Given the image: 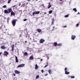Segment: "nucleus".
Wrapping results in <instances>:
<instances>
[{
  "mask_svg": "<svg viewBox=\"0 0 80 80\" xmlns=\"http://www.w3.org/2000/svg\"><path fill=\"white\" fill-rule=\"evenodd\" d=\"M75 38H76V36L75 35H72L71 36V39L72 40H74Z\"/></svg>",
  "mask_w": 80,
  "mask_h": 80,
  "instance_id": "nucleus-4",
  "label": "nucleus"
},
{
  "mask_svg": "<svg viewBox=\"0 0 80 80\" xmlns=\"http://www.w3.org/2000/svg\"><path fill=\"white\" fill-rule=\"evenodd\" d=\"M36 0L37 1V0Z\"/></svg>",
  "mask_w": 80,
  "mask_h": 80,
  "instance_id": "nucleus-54",
  "label": "nucleus"
},
{
  "mask_svg": "<svg viewBox=\"0 0 80 80\" xmlns=\"http://www.w3.org/2000/svg\"><path fill=\"white\" fill-rule=\"evenodd\" d=\"M30 40H32V38H30Z\"/></svg>",
  "mask_w": 80,
  "mask_h": 80,
  "instance_id": "nucleus-52",
  "label": "nucleus"
},
{
  "mask_svg": "<svg viewBox=\"0 0 80 80\" xmlns=\"http://www.w3.org/2000/svg\"><path fill=\"white\" fill-rule=\"evenodd\" d=\"M69 73H70V72H67V71H65V74L66 75H68Z\"/></svg>",
  "mask_w": 80,
  "mask_h": 80,
  "instance_id": "nucleus-15",
  "label": "nucleus"
},
{
  "mask_svg": "<svg viewBox=\"0 0 80 80\" xmlns=\"http://www.w3.org/2000/svg\"><path fill=\"white\" fill-rule=\"evenodd\" d=\"M19 5V6H20V5Z\"/></svg>",
  "mask_w": 80,
  "mask_h": 80,
  "instance_id": "nucleus-56",
  "label": "nucleus"
},
{
  "mask_svg": "<svg viewBox=\"0 0 80 80\" xmlns=\"http://www.w3.org/2000/svg\"><path fill=\"white\" fill-rule=\"evenodd\" d=\"M67 68H65L64 69L65 71H67Z\"/></svg>",
  "mask_w": 80,
  "mask_h": 80,
  "instance_id": "nucleus-35",
  "label": "nucleus"
},
{
  "mask_svg": "<svg viewBox=\"0 0 80 80\" xmlns=\"http://www.w3.org/2000/svg\"><path fill=\"white\" fill-rule=\"evenodd\" d=\"M53 28H55V26L53 27Z\"/></svg>",
  "mask_w": 80,
  "mask_h": 80,
  "instance_id": "nucleus-50",
  "label": "nucleus"
},
{
  "mask_svg": "<svg viewBox=\"0 0 80 80\" xmlns=\"http://www.w3.org/2000/svg\"><path fill=\"white\" fill-rule=\"evenodd\" d=\"M48 72H49V74H51L52 73V71H51L50 69L48 70Z\"/></svg>",
  "mask_w": 80,
  "mask_h": 80,
  "instance_id": "nucleus-18",
  "label": "nucleus"
},
{
  "mask_svg": "<svg viewBox=\"0 0 80 80\" xmlns=\"http://www.w3.org/2000/svg\"><path fill=\"white\" fill-rule=\"evenodd\" d=\"M0 80H1V79H0Z\"/></svg>",
  "mask_w": 80,
  "mask_h": 80,
  "instance_id": "nucleus-55",
  "label": "nucleus"
},
{
  "mask_svg": "<svg viewBox=\"0 0 80 80\" xmlns=\"http://www.w3.org/2000/svg\"><path fill=\"white\" fill-rule=\"evenodd\" d=\"M54 19H53L52 20V22H51V25H54Z\"/></svg>",
  "mask_w": 80,
  "mask_h": 80,
  "instance_id": "nucleus-11",
  "label": "nucleus"
},
{
  "mask_svg": "<svg viewBox=\"0 0 80 80\" xmlns=\"http://www.w3.org/2000/svg\"><path fill=\"white\" fill-rule=\"evenodd\" d=\"M14 46V44H12V52L13 51V49H14V46Z\"/></svg>",
  "mask_w": 80,
  "mask_h": 80,
  "instance_id": "nucleus-14",
  "label": "nucleus"
},
{
  "mask_svg": "<svg viewBox=\"0 0 80 80\" xmlns=\"http://www.w3.org/2000/svg\"><path fill=\"white\" fill-rule=\"evenodd\" d=\"M1 49H3V50H5V49L7 48L5 47L4 46H3L1 47Z\"/></svg>",
  "mask_w": 80,
  "mask_h": 80,
  "instance_id": "nucleus-10",
  "label": "nucleus"
},
{
  "mask_svg": "<svg viewBox=\"0 0 80 80\" xmlns=\"http://www.w3.org/2000/svg\"><path fill=\"white\" fill-rule=\"evenodd\" d=\"M27 19H25L23 20V21H24V22H25V21H27Z\"/></svg>",
  "mask_w": 80,
  "mask_h": 80,
  "instance_id": "nucleus-31",
  "label": "nucleus"
},
{
  "mask_svg": "<svg viewBox=\"0 0 80 80\" xmlns=\"http://www.w3.org/2000/svg\"><path fill=\"white\" fill-rule=\"evenodd\" d=\"M45 42V40L43 39L42 38L40 40V43H43Z\"/></svg>",
  "mask_w": 80,
  "mask_h": 80,
  "instance_id": "nucleus-5",
  "label": "nucleus"
},
{
  "mask_svg": "<svg viewBox=\"0 0 80 80\" xmlns=\"http://www.w3.org/2000/svg\"><path fill=\"white\" fill-rule=\"evenodd\" d=\"M41 72L43 73L44 72V71H43V70L42 69L41 70Z\"/></svg>",
  "mask_w": 80,
  "mask_h": 80,
  "instance_id": "nucleus-33",
  "label": "nucleus"
},
{
  "mask_svg": "<svg viewBox=\"0 0 80 80\" xmlns=\"http://www.w3.org/2000/svg\"><path fill=\"white\" fill-rule=\"evenodd\" d=\"M48 62H47V65H46L44 66V68H45L47 67V66H48Z\"/></svg>",
  "mask_w": 80,
  "mask_h": 80,
  "instance_id": "nucleus-23",
  "label": "nucleus"
},
{
  "mask_svg": "<svg viewBox=\"0 0 80 80\" xmlns=\"http://www.w3.org/2000/svg\"><path fill=\"white\" fill-rule=\"evenodd\" d=\"M27 43V41H25V43Z\"/></svg>",
  "mask_w": 80,
  "mask_h": 80,
  "instance_id": "nucleus-39",
  "label": "nucleus"
},
{
  "mask_svg": "<svg viewBox=\"0 0 80 80\" xmlns=\"http://www.w3.org/2000/svg\"><path fill=\"white\" fill-rule=\"evenodd\" d=\"M12 12V8H8V10H4V13H11Z\"/></svg>",
  "mask_w": 80,
  "mask_h": 80,
  "instance_id": "nucleus-1",
  "label": "nucleus"
},
{
  "mask_svg": "<svg viewBox=\"0 0 80 80\" xmlns=\"http://www.w3.org/2000/svg\"><path fill=\"white\" fill-rule=\"evenodd\" d=\"M47 58L48 60V59H49V57H47Z\"/></svg>",
  "mask_w": 80,
  "mask_h": 80,
  "instance_id": "nucleus-42",
  "label": "nucleus"
},
{
  "mask_svg": "<svg viewBox=\"0 0 80 80\" xmlns=\"http://www.w3.org/2000/svg\"><path fill=\"white\" fill-rule=\"evenodd\" d=\"M71 78H75V76H72L71 77Z\"/></svg>",
  "mask_w": 80,
  "mask_h": 80,
  "instance_id": "nucleus-30",
  "label": "nucleus"
},
{
  "mask_svg": "<svg viewBox=\"0 0 80 80\" xmlns=\"http://www.w3.org/2000/svg\"><path fill=\"white\" fill-rule=\"evenodd\" d=\"M48 3L49 5H48V8H50L52 7V5L50 4V2H49Z\"/></svg>",
  "mask_w": 80,
  "mask_h": 80,
  "instance_id": "nucleus-9",
  "label": "nucleus"
},
{
  "mask_svg": "<svg viewBox=\"0 0 80 80\" xmlns=\"http://www.w3.org/2000/svg\"><path fill=\"white\" fill-rule=\"evenodd\" d=\"M78 14H80V13L79 12H78L77 14L78 15Z\"/></svg>",
  "mask_w": 80,
  "mask_h": 80,
  "instance_id": "nucleus-49",
  "label": "nucleus"
},
{
  "mask_svg": "<svg viewBox=\"0 0 80 80\" xmlns=\"http://www.w3.org/2000/svg\"><path fill=\"white\" fill-rule=\"evenodd\" d=\"M13 75L14 76H15V74H14V73H13Z\"/></svg>",
  "mask_w": 80,
  "mask_h": 80,
  "instance_id": "nucleus-43",
  "label": "nucleus"
},
{
  "mask_svg": "<svg viewBox=\"0 0 80 80\" xmlns=\"http://www.w3.org/2000/svg\"><path fill=\"white\" fill-rule=\"evenodd\" d=\"M78 26H79V24L78 23L76 24V27H78Z\"/></svg>",
  "mask_w": 80,
  "mask_h": 80,
  "instance_id": "nucleus-27",
  "label": "nucleus"
},
{
  "mask_svg": "<svg viewBox=\"0 0 80 80\" xmlns=\"http://www.w3.org/2000/svg\"><path fill=\"white\" fill-rule=\"evenodd\" d=\"M16 60L18 59V58H17V57L15 56Z\"/></svg>",
  "mask_w": 80,
  "mask_h": 80,
  "instance_id": "nucleus-36",
  "label": "nucleus"
},
{
  "mask_svg": "<svg viewBox=\"0 0 80 80\" xmlns=\"http://www.w3.org/2000/svg\"><path fill=\"white\" fill-rule=\"evenodd\" d=\"M11 23L13 25V26L15 27V25H16V20L15 19L12 20L11 22Z\"/></svg>",
  "mask_w": 80,
  "mask_h": 80,
  "instance_id": "nucleus-2",
  "label": "nucleus"
},
{
  "mask_svg": "<svg viewBox=\"0 0 80 80\" xmlns=\"http://www.w3.org/2000/svg\"><path fill=\"white\" fill-rule=\"evenodd\" d=\"M24 30V31H27V28L25 29Z\"/></svg>",
  "mask_w": 80,
  "mask_h": 80,
  "instance_id": "nucleus-38",
  "label": "nucleus"
},
{
  "mask_svg": "<svg viewBox=\"0 0 80 80\" xmlns=\"http://www.w3.org/2000/svg\"><path fill=\"white\" fill-rule=\"evenodd\" d=\"M11 15H13V16H15V14L14 13V12L13 11H12L11 12Z\"/></svg>",
  "mask_w": 80,
  "mask_h": 80,
  "instance_id": "nucleus-12",
  "label": "nucleus"
},
{
  "mask_svg": "<svg viewBox=\"0 0 80 80\" xmlns=\"http://www.w3.org/2000/svg\"><path fill=\"white\" fill-rule=\"evenodd\" d=\"M4 55H8V52H7L6 51H4V53H3Z\"/></svg>",
  "mask_w": 80,
  "mask_h": 80,
  "instance_id": "nucleus-7",
  "label": "nucleus"
},
{
  "mask_svg": "<svg viewBox=\"0 0 80 80\" xmlns=\"http://www.w3.org/2000/svg\"><path fill=\"white\" fill-rule=\"evenodd\" d=\"M16 63H17V62H18V59H16Z\"/></svg>",
  "mask_w": 80,
  "mask_h": 80,
  "instance_id": "nucleus-32",
  "label": "nucleus"
},
{
  "mask_svg": "<svg viewBox=\"0 0 80 80\" xmlns=\"http://www.w3.org/2000/svg\"><path fill=\"white\" fill-rule=\"evenodd\" d=\"M18 43H20V42H18Z\"/></svg>",
  "mask_w": 80,
  "mask_h": 80,
  "instance_id": "nucleus-53",
  "label": "nucleus"
},
{
  "mask_svg": "<svg viewBox=\"0 0 80 80\" xmlns=\"http://www.w3.org/2000/svg\"><path fill=\"white\" fill-rule=\"evenodd\" d=\"M73 11H74L75 12H77V10L76 8H74L73 9Z\"/></svg>",
  "mask_w": 80,
  "mask_h": 80,
  "instance_id": "nucleus-20",
  "label": "nucleus"
},
{
  "mask_svg": "<svg viewBox=\"0 0 80 80\" xmlns=\"http://www.w3.org/2000/svg\"><path fill=\"white\" fill-rule=\"evenodd\" d=\"M2 29V27H0V30H1Z\"/></svg>",
  "mask_w": 80,
  "mask_h": 80,
  "instance_id": "nucleus-48",
  "label": "nucleus"
},
{
  "mask_svg": "<svg viewBox=\"0 0 80 80\" xmlns=\"http://www.w3.org/2000/svg\"><path fill=\"white\" fill-rule=\"evenodd\" d=\"M47 75H48V74L47 73H46L44 75L45 76H47Z\"/></svg>",
  "mask_w": 80,
  "mask_h": 80,
  "instance_id": "nucleus-37",
  "label": "nucleus"
},
{
  "mask_svg": "<svg viewBox=\"0 0 80 80\" xmlns=\"http://www.w3.org/2000/svg\"><path fill=\"white\" fill-rule=\"evenodd\" d=\"M39 13H40L39 11H38V12H34L32 13V15L33 16L34 15H35V14H39Z\"/></svg>",
  "mask_w": 80,
  "mask_h": 80,
  "instance_id": "nucleus-6",
  "label": "nucleus"
},
{
  "mask_svg": "<svg viewBox=\"0 0 80 80\" xmlns=\"http://www.w3.org/2000/svg\"><path fill=\"white\" fill-rule=\"evenodd\" d=\"M24 55H25V56H27L28 55V53H27V52H25L24 53Z\"/></svg>",
  "mask_w": 80,
  "mask_h": 80,
  "instance_id": "nucleus-19",
  "label": "nucleus"
},
{
  "mask_svg": "<svg viewBox=\"0 0 80 80\" xmlns=\"http://www.w3.org/2000/svg\"><path fill=\"white\" fill-rule=\"evenodd\" d=\"M11 2V0H8V3H10V2Z\"/></svg>",
  "mask_w": 80,
  "mask_h": 80,
  "instance_id": "nucleus-28",
  "label": "nucleus"
},
{
  "mask_svg": "<svg viewBox=\"0 0 80 80\" xmlns=\"http://www.w3.org/2000/svg\"><path fill=\"white\" fill-rule=\"evenodd\" d=\"M28 2H30V1H31V0H27Z\"/></svg>",
  "mask_w": 80,
  "mask_h": 80,
  "instance_id": "nucleus-46",
  "label": "nucleus"
},
{
  "mask_svg": "<svg viewBox=\"0 0 80 80\" xmlns=\"http://www.w3.org/2000/svg\"><path fill=\"white\" fill-rule=\"evenodd\" d=\"M60 0V1H62V0Z\"/></svg>",
  "mask_w": 80,
  "mask_h": 80,
  "instance_id": "nucleus-51",
  "label": "nucleus"
},
{
  "mask_svg": "<svg viewBox=\"0 0 80 80\" xmlns=\"http://www.w3.org/2000/svg\"><path fill=\"white\" fill-rule=\"evenodd\" d=\"M7 7V6L4 5L3 6V8H6Z\"/></svg>",
  "mask_w": 80,
  "mask_h": 80,
  "instance_id": "nucleus-34",
  "label": "nucleus"
},
{
  "mask_svg": "<svg viewBox=\"0 0 80 80\" xmlns=\"http://www.w3.org/2000/svg\"><path fill=\"white\" fill-rule=\"evenodd\" d=\"M37 32H39V33H40V32H42V30L40 29H37Z\"/></svg>",
  "mask_w": 80,
  "mask_h": 80,
  "instance_id": "nucleus-13",
  "label": "nucleus"
},
{
  "mask_svg": "<svg viewBox=\"0 0 80 80\" xmlns=\"http://www.w3.org/2000/svg\"><path fill=\"white\" fill-rule=\"evenodd\" d=\"M42 61H43V59H41V62H42Z\"/></svg>",
  "mask_w": 80,
  "mask_h": 80,
  "instance_id": "nucleus-40",
  "label": "nucleus"
},
{
  "mask_svg": "<svg viewBox=\"0 0 80 80\" xmlns=\"http://www.w3.org/2000/svg\"><path fill=\"white\" fill-rule=\"evenodd\" d=\"M16 7V5H14L12 7Z\"/></svg>",
  "mask_w": 80,
  "mask_h": 80,
  "instance_id": "nucleus-41",
  "label": "nucleus"
},
{
  "mask_svg": "<svg viewBox=\"0 0 80 80\" xmlns=\"http://www.w3.org/2000/svg\"><path fill=\"white\" fill-rule=\"evenodd\" d=\"M2 52H0V56L1 55V54H2Z\"/></svg>",
  "mask_w": 80,
  "mask_h": 80,
  "instance_id": "nucleus-44",
  "label": "nucleus"
},
{
  "mask_svg": "<svg viewBox=\"0 0 80 80\" xmlns=\"http://www.w3.org/2000/svg\"><path fill=\"white\" fill-rule=\"evenodd\" d=\"M53 44L54 45V46H55V47H56V46H57V45H58V44L56 42H54L53 43Z\"/></svg>",
  "mask_w": 80,
  "mask_h": 80,
  "instance_id": "nucleus-16",
  "label": "nucleus"
},
{
  "mask_svg": "<svg viewBox=\"0 0 80 80\" xmlns=\"http://www.w3.org/2000/svg\"><path fill=\"white\" fill-rule=\"evenodd\" d=\"M68 16H69L68 15H65L64 17L65 18H67V17H68Z\"/></svg>",
  "mask_w": 80,
  "mask_h": 80,
  "instance_id": "nucleus-24",
  "label": "nucleus"
},
{
  "mask_svg": "<svg viewBox=\"0 0 80 80\" xmlns=\"http://www.w3.org/2000/svg\"><path fill=\"white\" fill-rule=\"evenodd\" d=\"M38 78H39V75H38L36 76V79H38Z\"/></svg>",
  "mask_w": 80,
  "mask_h": 80,
  "instance_id": "nucleus-25",
  "label": "nucleus"
},
{
  "mask_svg": "<svg viewBox=\"0 0 80 80\" xmlns=\"http://www.w3.org/2000/svg\"><path fill=\"white\" fill-rule=\"evenodd\" d=\"M14 72L16 74H19L20 72V71L17 70H15L14 71Z\"/></svg>",
  "mask_w": 80,
  "mask_h": 80,
  "instance_id": "nucleus-8",
  "label": "nucleus"
},
{
  "mask_svg": "<svg viewBox=\"0 0 80 80\" xmlns=\"http://www.w3.org/2000/svg\"><path fill=\"white\" fill-rule=\"evenodd\" d=\"M29 58L30 59H31V60H33V56H31Z\"/></svg>",
  "mask_w": 80,
  "mask_h": 80,
  "instance_id": "nucleus-22",
  "label": "nucleus"
},
{
  "mask_svg": "<svg viewBox=\"0 0 80 80\" xmlns=\"http://www.w3.org/2000/svg\"><path fill=\"white\" fill-rule=\"evenodd\" d=\"M53 12V11L52 10H50L49 11V14H51Z\"/></svg>",
  "mask_w": 80,
  "mask_h": 80,
  "instance_id": "nucleus-21",
  "label": "nucleus"
},
{
  "mask_svg": "<svg viewBox=\"0 0 80 80\" xmlns=\"http://www.w3.org/2000/svg\"><path fill=\"white\" fill-rule=\"evenodd\" d=\"M55 30V29H52L51 30V31H53V30Z\"/></svg>",
  "mask_w": 80,
  "mask_h": 80,
  "instance_id": "nucleus-45",
  "label": "nucleus"
},
{
  "mask_svg": "<svg viewBox=\"0 0 80 80\" xmlns=\"http://www.w3.org/2000/svg\"><path fill=\"white\" fill-rule=\"evenodd\" d=\"M38 65L36 64L35 67V69H38Z\"/></svg>",
  "mask_w": 80,
  "mask_h": 80,
  "instance_id": "nucleus-17",
  "label": "nucleus"
},
{
  "mask_svg": "<svg viewBox=\"0 0 80 80\" xmlns=\"http://www.w3.org/2000/svg\"><path fill=\"white\" fill-rule=\"evenodd\" d=\"M57 46H59L60 47L61 46H62V44L59 43L58 45Z\"/></svg>",
  "mask_w": 80,
  "mask_h": 80,
  "instance_id": "nucleus-26",
  "label": "nucleus"
},
{
  "mask_svg": "<svg viewBox=\"0 0 80 80\" xmlns=\"http://www.w3.org/2000/svg\"><path fill=\"white\" fill-rule=\"evenodd\" d=\"M44 13V14H47V12H45Z\"/></svg>",
  "mask_w": 80,
  "mask_h": 80,
  "instance_id": "nucleus-47",
  "label": "nucleus"
},
{
  "mask_svg": "<svg viewBox=\"0 0 80 80\" xmlns=\"http://www.w3.org/2000/svg\"><path fill=\"white\" fill-rule=\"evenodd\" d=\"M25 66V64H20L18 66V68H19V67H23Z\"/></svg>",
  "mask_w": 80,
  "mask_h": 80,
  "instance_id": "nucleus-3",
  "label": "nucleus"
},
{
  "mask_svg": "<svg viewBox=\"0 0 80 80\" xmlns=\"http://www.w3.org/2000/svg\"><path fill=\"white\" fill-rule=\"evenodd\" d=\"M63 28H66V27H67V25H65L64 26H63Z\"/></svg>",
  "mask_w": 80,
  "mask_h": 80,
  "instance_id": "nucleus-29",
  "label": "nucleus"
}]
</instances>
